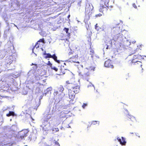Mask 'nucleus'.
<instances>
[{"label":"nucleus","instance_id":"f257e3e1","mask_svg":"<svg viewBox=\"0 0 146 146\" xmlns=\"http://www.w3.org/2000/svg\"><path fill=\"white\" fill-rule=\"evenodd\" d=\"M64 88L62 86H60L57 88V90H54V95L56 99L61 100L65 96V94L63 92Z\"/></svg>","mask_w":146,"mask_h":146},{"label":"nucleus","instance_id":"f03ea898","mask_svg":"<svg viewBox=\"0 0 146 146\" xmlns=\"http://www.w3.org/2000/svg\"><path fill=\"white\" fill-rule=\"evenodd\" d=\"M79 75L84 80L88 81L90 78V74L87 69H84L82 72L79 73Z\"/></svg>","mask_w":146,"mask_h":146},{"label":"nucleus","instance_id":"7ed1b4c3","mask_svg":"<svg viewBox=\"0 0 146 146\" xmlns=\"http://www.w3.org/2000/svg\"><path fill=\"white\" fill-rule=\"evenodd\" d=\"M44 55H46L44 57L45 58H53L56 62H57L58 63H60L61 61L60 60H57V57L56 56L55 54H54L52 55L49 53H44Z\"/></svg>","mask_w":146,"mask_h":146},{"label":"nucleus","instance_id":"20e7f679","mask_svg":"<svg viewBox=\"0 0 146 146\" xmlns=\"http://www.w3.org/2000/svg\"><path fill=\"white\" fill-rule=\"evenodd\" d=\"M73 85L74 84L72 83L70 84L69 86H70L71 89L73 90L75 94L79 92L80 91V86L78 85L74 86Z\"/></svg>","mask_w":146,"mask_h":146},{"label":"nucleus","instance_id":"39448f33","mask_svg":"<svg viewBox=\"0 0 146 146\" xmlns=\"http://www.w3.org/2000/svg\"><path fill=\"white\" fill-rule=\"evenodd\" d=\"M126 119L128 121V123L130 125H131L132 123L136 121V119L134 117L129 115H127Z\"/></svg>","mask_w":146,"mask_h":146},{"label":"nucleus","instance_id":"423d86ee","mask_svg":"<svg viewBox=\"0 0 146 146\" xmlns=\"http://www.w3.org/2000/svg\"><path fill=\"white\" fill-rule=\"evenodd\" d=\"M68 96L69 98L71 100L73 99L75 97V94L74 92L71 89L70 86L68 85Z\"/></svg>","mask_w":146,"mask_h":146},{"label":"nucleus","instance_id":"0eeeda50","mask_svg":"<svg viewBox=\"0 0 146 146\" xmlns=\"http://www.w3.org/2000/svg\"><path fill=\"white\" fill-rule=\"evenodd\" d=\"M108 8V6L105 5H104L102 4H101L99 10L102 13H106L107 11Z\"/></svg>","mask_w":146,"mask_h":146},{"label":"nucleus","instance_id":"6e6552de","mask_svg":"<svg viewBox=\"0 0 146 146\" xmlns=\"http://www.w3.org/2000/svg\"><path fill=\"white\" fill-rule=\"evenodd\" d=\"M131 63L132 64L135 65L137 67H141L142 66V62L138 60H133L131 62Z\"/></svg>","mask_w":146,"mask_h":146},{"label":"nucleus","instance_id":"1a4fd4ad","mask_svg":"<svg viewBox=\"0 0 146 146\" xmlns=\"http://www.w3.org/2000/svg\"><path fill=\"white\" fill-rule=\"evenodd\" d=\"M29 132L28 129H23L20 131L19 133V135L20 137L21 138H23L27 136V134Z\"/></svg>","mask_w":146,"mask_h":146},{"label":"nucleus","instance_id":"9d476101","mask_svg":"<svg viewBox=\"0 0 146 146\" xmlns=\"http://www.w3.org/2000/svg\"><path fill=\"white\" fill-rule=\"evenodd\" d=\"M78 56L77 54H76L70 57L69 58V61L70 62H76V63L79 64L80 62L78 61H76L78 58Z\"/></svg>","mask_w":146,"mask_h":146},{"label":"nucleus","instance_id":"9b49d317","mask_svg":"<svg viewBox=\"0 0 146 146\" xmlns=\"http://www.w3.org/2000/svg\"><path fill=\"white\" fill-rule=\"evenodd\" d=\"M66 113H65V111L63 110L60 113L59 119L60 120L62 121L63 119L66 118Z\"/></svg>","mask_w":146,"mask_h":146},{"label":"nucleus","instance_id":"f8f14e48","mask_svg":"<svg viewBox=\"0 0 146 146\" xmlns=\"http://www.w3.org/2000/svg\"><path fill=\"white\" fill-rule=\"evenodd\" d=\"M112 62L109 59L107 60L104 63L105 66L107 67L112 68L113 66L112 64Z\"/></svg>","mask_w":146,"mask_h":146},{"label":"nucleus","instance_id":"ddd939ff","mask_svg":"<svg viewBox=\"0 0 146 146\" xmlns=\"http://www.w3.org/2000/svg\"><path fill=\"white\" fill-rule=\"evenodd\" d=\"M117 139L122 145H125L126 143L125 141V139L123 137H121V139L119 137H118L117 138Z\"/></svg>","mask_w":146,"mask_h":146},{"label":"nucleus","instance_id":"4468645a","mask_svg":"<svg viewBox=\"0 0 146 146\" xmlns=\"http://www.w3.org/2000/svg\"><path fill=\"white\" fill-rule=\"evenodd\" d=\"M133 58L134 59L133 60H135L136 59H138L141 60L142 59H144L143 56H142L139 54L134 55L133 56Z\"/></svg>","mask_w":146,"mask_h":146},{"label":"nucleus","instance_id":"2eb2a0df","mask_svg":"<svg viewBox=\"0 0 146 146\" xmlns=\"http://www.w3.org/2000/svg\"><path fill=\"white\" fill-rule=\"evenodd\" d=\"M38 42H42L44 43V38H42V39H40L39 40H38V42L36 43V44H35V46L33 48V50L34 49V48H35V47H36V48L39 47V45H37Z\"/></svg>","mask_w":146,"mask_h":146},{"label":"nucleus","instance_id":"dca6fc26","mask_svg":"<svg viewBox=\"0 0 146 146\" xmlns=\"http://www.w3.org/2000/svg\"><path fill=\"white\" fill-rule=\"evenodd\" d=\"M13 61V58L12 56H10L6 59V62L7 64H10Z\"/></svg>","mask_w":146,"mask_h":146},{"label":"nucleus","instance_id":"f3484780","mask_svg":"<svg viewBox=\"0 0 146 146\" xmlns=\"http://www.w3.org/2000/svg\"><path fill=\"white\" fill-rule=\"evenodd\" d=\"M92 10L91 9V8L90 5L86 7L85 13L86 14L89 13H91Z\"/></svg>","mask_w":146,"mask_h":146},{"label":"nucleus","instance_id":"a211bd4d","mask_svg":"<svg viewBox=\"0 0 146 146\" xmlns=\"http://www.w3.org/2000/svg\"><path fill=\"white\" fill-rule=\"evenodd\" d=\"M113 32L115 31V33H119L120 31V27H115L113 28V29L112 30Z\"/></svg>","mask_w":146,"mask_h":146},{"label":"nucleus","instance_id":"6ab92c4d","mask_svg":"<svg viewBox=\"0 0 146 146\" xmlns=\"http://www.w3.org/2000/svg\"><path fill=\"white\" fill-rule=\"evenodd\" d=\"M143 0H136V3L137 5L139 7L140 5L143 3Z\"/></svg>","mask_w":146,"mask_h":146},{"label":"nucleus","instance_id":"aec40b11","mask_svg":"<svg viewBox=\"0 0 146 146\" xmlns=\"http://www.w3.org/2000/svg\"><path fill=\"white\" fill-rule=\"evenodd\" d=\"M15 114L14 112L13 111H9V113L6 114V116L7 117H9L11 116H14Z\"/></svg>","mask_w":146,"mask_h":146},{"label":"nucleus","instance_id":"412c9836","mask_svg":"<svg viewBox=\"0 0 146 146\" xmlns=\"http://www.w3.org/2000/svg\"><path fill=\"white\" fill-rule=\"evenodd\" d=\"M90 54L91 55V57L92 58H93L95 56L94 51L92 50H91L90 51Z\"/></svg>","mask_w":146,"mask_h":146},{"label":"nucleus","instance_id":"4be33fe9","mask_svg":"<svg viewBox=\"0 0 146 146\" xmlns=\"http://www.w3.org/2000/svg\"><path fill=\"white\" fill-rule=\"evenodd\" d=\"M97 124H99V122L98 121H92V124L93 125H96Z\"/></svg>","mask_w":146,"mask_h":146},{"label":"nucleus","instance_id":"5701e85b","mask_svg":"<svg viewBox=\"0 0 146 146\" xmlns=\"http://www.w3.org/2000/svg\"><path fill=\"white\" fill-rule=\"evenodd\" d=\"M54 145L53 146H60V145L59 143L57 141H55L54 143Z\"/></svg>","mask_w":146,"mask_h":146},{"label":"nucleus","instance_id":"b1692460","mask_svg":"<svg viewBox=\"0 0 146 146\" xmlns=\"http://www.w3.org/2000/svg\"><path fill=\"white\" fill-rule=\"evenodd\" d=\"M69 30V29L68 28H66V27L64 28L63 29L64 31H65L66 33H68Z\"/></svg>","mask_w":146,"mask_h":146},{"label":"nucleus","instance_id":"393cba45","mask_svg":"<svg viewBox=\"0 0 146 146\" xmlns=\"http://www.w3.org/2000/svg\"><path fill=\"white\" fill-rule=\"evenodd\" d=\"M74 53V51L72 50H70V51L68 53V55L69 56L71 55H72L73 53Z\"/></svg>","mask_w":146,"mask_h":146},{"label":"nucleus","instance_id":"a878e982","mask_svg":"<svg viewBox=\"0 0 146 146\" xmlns=\"http://www.w3.org/2000/svg\"><path fill=\"white\" fill-rule=\"evenodd\" d=\"M51 69L54 70L56 72L58 70V69L56 67H52Z\"/></svg>","mask_w":146,"mask_h":146},{"label":"nucleus","instance_id":"bb28decb","mask_svg":"<svg viewBox=\"0 0 146 146\" xmlns=\"http://www.w3.org/2000/svg\"><path fill=\"white\" fill-rule=\"evenodd\" d=\"M143 46V45H138L137 46V49H139L140 50H141L142 49V47Z\"/></svg>","mask_w":146,"mask_h":146},{"label":"nucleus","instance_id":"cd10ccee","mask_svg":"<svg viewBox=\"0 0 146 146\" xmlns=\"http://www.w3.org/2000/svg\"><path fill=\"white\" fill-rule=\"evenodd\" d=\"M47 64L50 66L51 68L52 67V64L51 63L50 61H48Z\"/></svg>","mask_w":146,"mask_h":146},{"label":"nucleus","instance_id":"c85d7f7f","mask_svg":"<svg viewBox=\"0 0 146 146\" xmlns=\"http://www.w3.org/2000/svg\"><path fill=\"white\" fill-rule=\"evenodd\" d=\"M60 75H62L63 74H65V72H64V70H62L61 69H60Z\"/></svg>","mask_w":146,"mask_h":146},{"label":"nucleus","instance_id":"c756f323","mask_svg":"<svg viewBox=\"0 0 146 146\" xmlns=\"http://www.w3.org/2000/svg\"><path fill=\"white\" fill-rule=\"evenodd\" d=\"M132 5L133 7L137 9V6L135 4V3H133L132 4Z\"/></svg>","mask_w":146,"mask_h":146},{"label":"nucleus","instance_id":"7c9ffc66","mask_svg":"<svg viewBox=\"0 0 146 146\" xmlns=\"http://www.w3.org/2000/svg\"><path fill=\"white\" fill-rule=\"evenodd\" d=\"M87 105V104L86 103H84L82 105V107L83 108H84Z\"/></svg>","mask_w":146,"mask_h":146},{"label":"nucleus","instance_id":"2f4dec72","mask_svg":"<svg viewBox=\"0 0 146 146\" xmlns=\"http://www.w3.org/2000/svg\"><path fill=\"white\" fill-rule=\"evenodd\" d=\"M67 36L68 37V38L69 39L70 38V33H67Z\"/></svg>","mask_w":146,"mask_h":146},{"label":"nucleus","instance_id":"473e14b6","mask_svg":"<svg viewBox=\"0 0 146 146\" xmlns=\"http://www.w3.org/2000/svg\"><path fill=\"white\" fill-rule=\"evenodd\" d=\"M102 15L101 14H97V15H96V16L97 17V16H101Z\"/></svg>","mask_w":146,"mask_h":146},{"label":"nucleus","instance_id":"72a5a7b5","mask_svg":"<svg viewBox=\"0 0 146 146\" xmlns=\"http://www.w3.org/2000/svg\"><path fill=\"white\" fill-rule=\"evenodd\" d=\"M97 25H98V24H96V25L95 26V28L96 29H97V27H98Z\"/></svg>","mask_w":146,"mask_h":146},{"label":"nucleus","instance_id":"f704fd0d","mask_svg":"<svg viewBox=\"0 0 146 146\" xmlns=\"http://www.w3.org/2000/svg\"><path fill=\"white\" fill-rule=\"evenodd\" d=\"M69 82V81H67L66 82V83H68V85L66 86L67 87H68V86L69 85H70V83H68V82Z\"/></svg>","mask_w":146,"mask_h":146},{"label":"nucleus","instance_id":"c9c22d12","mask_svg":"<svg viewBox=\"0 0 146 146\" xmlns=\"http://www.w3.org/2000/svg\"><path fill=\"white\" fill-rule=\"evenodd\" d=\"M45 146H52V145H47L46 144V145H45Z\"/></svg>","mask_w":146,"mask_h":146},{"label":"nucleus","instance_id":"e433bc0d","mask_svg":"<svg viewBox=\"0 0 146 146\" xmlns=\"http://www.w3.org/2000/svg\"><path fill=\"white\" fill-rule=\"evenodd\" d=\"M136 135L137 136H138L139 137H140V136L139 135V134L137 133V134H136Z\"/></svg>","mask_w":146,"mask_h":146},{"label":"nucleus","instance_id":"4c0bfd02","mask_svg":"<svg viewBox=\"0 0 146 146\" xmlns=\"http://www.w3.org/2000/svg\"><path fill=\"white\" fill-rule=\"evenodd\" d=\"M70 15H69L68 16V19L69 18V17H70Z\"/></svg>","mask_w":146,"mask_h":146},{"label":"nucleus","instance_id":"58836bf2","mask_svg":"<svg viewBox=\"0 0 146 146\" xmlns=\"http://www.w3.org/2000/svg\"><path fill=\"white\" fill-rule=\"evenodd\" d=\"M108 46H107V48H106V49H108Z\"/></svg>","mask_w":146,"mask_h":146},{"label":"nucleus","instance_id":"ea45409f","mask_svg":"<svg viewBox=\"0 0 146 146\" xmlns=\"http://www.w3.org/2000/svg\"><path fill=\"white\" fill-rule=\"evenodd\" d=\"M34 65V64L33 63H32L31 65Z\"/></svg>","mask_w":146,"mask_h":146},{"label":"nucleus","instance_id":"a19ab883","mask_svg":"<svg viewBox=\"0 0 146 146\" xmlns=\"http://www.w3.org/2000/svg\"><path fill=\"white\" fill-rule=\"evenodd\" d=\"M64 64L65 65V63H64Z\"/></svg>","mask_w":146,"mask_h":146},{"label":"nucleus","instance_id":"79ce46f5","mask_svg":"<svg viewBox=\"0 0 146 146\" xmlns=\"http://www.w3.org/2000/svg\"><path fill=\"white\" fill-rule=\"evenodd\" d=\"M131 134L133 133H130Z\"/></svg>","mask_w":146,"mask_h":146},{"label":"nucleus","instance_id":"37998d69","mask_svg":"<svg viewBox=\"0 0 146 146\" xmlns=\"http://www.w3.org/2000/svg\"><path fill=\"white\" fill-rule=\"evenodd\" d=\"M108 0H107V1H108Z\"/></svg>","mask_w":146,"mask_h":146}]
</instances>
